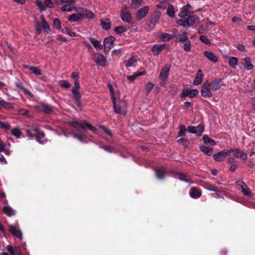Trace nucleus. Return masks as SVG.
I'll use <instances>...</instances> for the list:
<instances>
[{
  "mask_svg": "<svg viewBox=\"0 0 255 255\" xmlns=\"http://www.w3.org/2000/svg\"><path fill=\"white\" fill-rule=\"evenodd\" d=\"M121 17L122 20L124 22L128 23H131L132 22L131 15L127 6L122 7L121 12Z\"/></svg>",
  "mask_w": 255,
  "mask_h": 255,
  "instance_id": "nucleus-4",
  "label": "nucleus"
},
{
  "mask_svg": "<svg viewBox=\"0 0 255 255\" xmlns=\"http://www.w3.org/2000/svg\"><path fill=\"white\" fill-rule=\"evenodd\" d=\"M186 129L185 126L183 125H181L179 127V130L178 131L179 136H184L186 134Z\"/></svg>",
  "mask_w": 255,
  "mask_h": 255,
  "instance_id": "nucleus-40",
  "label": "nucleus"
},
{
  "mask_svg": "<svg viewBox=\"0 0 255 255\" xmlns=\"http://www.w3.org/2000/svg\"><path fill=\"white\" fill-rule=\"evenodd\" d=\"M10 128V125L8 123L1 122L0 128H2L6 130L9 129Z\"/></svg>",
  "mask_w": 255,
  "mask_h": 255,
  "instance_id": "nucleus-53",
  "label": "nucleus"
},
{
  "mask_svg": "<svg viewBox=\"0 0 255 255\" xmlns=\"http://www.w3.org/2000/svg\"><path fill=\"white\" fill-rule=\"evenodd\" d=\"M100 128H101L105 133H106L108 135L112 136V134L111 131L108 129L105 126H100Z\"/></svg>",
  "mask_w": 255,
  "mask_h": 255,
  "instance_id": "nucleus-60",
  "label": "nucleus"
},
{
  "mask_svg": "<svg viewBox=\"0 0 255 255\" xmlns=\"http://www.w3.org/2000/svg\"><path fill=\"white\" fill-rule=\"evenodd\" d=\"M42 111L44 113L49 114L53 112L52 107L48 105H43L42 107Z\"/></svg>",
  "mask_w": 255,
  "mask_h": 255,
  "instance_id": "nucleus-32",
  "label": "nucleus"
},
{
  "mask_svg": "<svg viewBox=\"0 0 255 255\" xmlns=\"http://www.w3.org/2000/svg\"><path fill=\"white\" fill-rule=\"evenodd\" d=\"M7 251L9 252V253L11 255H15V253L14 252V249L13 247L10 245L7 246Z\"/></svg>",
  "mask_w": 255,
  "mask_h": 255,
  "instance_id": "nucleus-64",
  "label": "nucleus"
},
{
  "mask_svg": "<svg viewBox=\"0 0 255 255\" xmlns=\"http://www.w3.org/2000/svg\"><path fill=\"white\" fill-rule=\"evenodd\" d=\"M15 86L20 90H21L24 93L29 95L30 97H33V95L27 89L25 88L22 82H17L15 83Z\"/></svg>",
  "mask_w": 255,
  "mask_h": 255,
  "instance_id": "nucleus-22",
  "label": "nucleus"
},
{
  "mask_svg": "<svg viewBox=\"0 0 255 255\" xmlns=\"http://www.w3.org/2000/svg\"><path fill=\"white\" fill-rule=\"evenodd\" d=\"M30 70L36 75H41L42 74L41 70L36 67L31 66Z\"/></svg>",
  "mask_w": 255,
  "mask_h": 255,
  "instance_id": "nucleus-45",
  "label": "nucleus"
},
{
  "mask_svg": "<svg viewBox=\"0 0 255 255\" xmlns=\"http://www.w3.org/2000/svg\"><path fill=\"white\" fill-rule=\"evenodd\" d=\"M229 155H230V152L228 151V149H224L214 154L213 157L216 161L220 162L223 161L225 157Z\"/></svg>",
  "mask_w": 255,
  "mask_h": 255,
  "instance_id": "nucleus-9",
  "label": "nucleus"
},
{
  "mask_svg": "<svg viewBox=\"0 0 255 255\" xmlns=\"http://www.w3.org/2000/svg\"><path fill=\"white\" fill-rule=\"evenodd\" d=\"M199 93L197 89L190 90L189 97L193 98L196 97Z\"/></svg>",
  "mask_w": 255,
  "mask_h": 255,
  "instance_id": "nucleus-57",
  "label": "nucleus"
},
{
  "mask_svg": "<svg viewBox=\"0 0 255 255\" xmlns=\"http://www.w3.org/2000/svg\"><path fill=\"white\" fill-rule=\"evenodd\" d=\"M201 150L208 155H211L213 152V149L208 146L202 145L200 147Z\"/></svg>",
  "mask_w": 255,
  "mask_h": 255,
  "instance_id": "nucleus-34",
  "label": "nucleus"
},
{
  "mask_svg": "<svg viewBox=\"0 0 255 255\" xmlns=\"http://www.w3.org/2000/svg\"><path fill=\"white\" fill-rule=\"evenodd\" d=\"M68 19L70 21H79L83 19V17L78 13L72 14L69 16Z\"/></svg>",
  "mask_w": 255,
  "mask_h": 255,
  "instance_id": "nucleus-27",
  "label": "nucleus"
},
{
  "mask_svg": "<svg viewBox=\"0 0 255 255\" xmlns=\"http://www.w3.org/2000/svg\"><path fill=\"white\" fill-rule=\"evenodd\" d=\"M9 230L10 232L15 237L19 238V239H22V233L21 231L14 226L12 225L9 226Z\"/></svg>",
  "mask_w": 255,
  "mask_h": 255,
  "instance_id": "nucleus-13",
  "label": "nucleus"
},
{
  "mask_svg": "<svg viewBox=\"0 0 255 255\" xmlns=\"http://www.w3.org/2000/svg\"><path fill=\"white\" fill-rule=\"evenodd\" d=\"M187 40H188V34L186 32L184 31L181 34L178 35L177 38L175 40V42H185Z\"/></svg>",
  "mask_w": 255,
  "mask_h": 255,
  "instance_id": "nucleus-25",
  "label": "nucleus"
},
{
  "mask_svg": "<svg viewBox=\"0 0 255 255\" xmlns=\"http://www.w3.org/2000/svg\"><path fill=\"white\" fill-rule=\"evenodd\" d=\"M36 4L37 6L39 7L40 11H43L45 10L46 8L45 6L44 5V3H43L42 1L40 0H36Z\"/></svg>",
  "mask_w": 255,
  "mask_h": 255,
  "instance_id": "nucleus-47",
  "label": "nucleus"
},
{
  "mask_svg": "<svg viewBox=\"0 0 255 255\" xmlns=\"http://www.w3.org/2000/svg\"><path fill=\"white\" fill-rule=\"evenodd\" d=\"M112 100L113 104V108L115 113L116 114H119L123 116L127 115L128 103L125 100H116L115 95H113Z\"/></svg>",
  "mask_w": 255,
  "mask_h": 255,
  "instance_id": "nucleus-1",
  "label": "nucleus"
},
{
  "mask_svg": "<svg viewBox=\"0 0 255 255\" xmlns=\"http://www.w3.org/2000/svg\"><path fill=\"white\" fill-rule=\"evenodd\" d=\"M170 69V65L169 64H166L162 68L159 75V79L161 84L167 80Z\"/></svg>",
  "mask_w": 255,
  "mask_h": 255,
  "instance_id": "nucleus-3",
  "label": "nucleus"
},
{
  "mask_svg": "<svg viewBox=\"0 0 255 255\" xmlns=\"http://www.w3.org/2000/svg\"><path fill=\"white\" fill-rule=\"evenodd\" d=\"M143 73L142 72H138L137 73H134L131 76H128L127 77V79L130 82H132L138 76H141L143 75Z\"/></svg>",
  "mask_w": 255,
  "mask_h": 255,
  "instance_id": "nucleus-37",
  "label": "nucleus"
},
{
  "mask_svg": "<svg viewBox=\"0 0 255 255\" xmlns=\"http://www.w3.org/2000/svg\"><path fill=\"white\" fill-rule=\"evenodd\" d=\"M142 3V0H132L131 6L133 9L138 8Z\"/></svg>",
  "mask_w": 255,
  "mask_h": 255,
  "instance_id": "nucleus-38",
  "label": "nucleus"
},
{
  "mask_svg": "<svg viewBox=\"0 0 255 255\" xmlns=\"http://www.w3.org/2000/svg\"><path fill=\"white\" fill-rule=\"evenodd\" d=\"M154 85L152 83L149 82L145 86L146 93L149 94L151 90L153 89Z\"/></svg>",
  "mask_w": 255,
  "mask_h": 255,
  "instance_id": "nucleus-49",
  "label": "nucleus"
},
{
  "mask_svg": "<svg viewBox=\"0 0 255 255\" xmlns=\"http://www.w3.org/2000/svg\"><path fill=\"white\" fill-rule=\"evenodd\" d=\"M173 36L169 33H161L159 36L160 40L162 41H168L173 39Z\"/></svg>",
  "mask_w": 255,
  "mask_h": 255,
  "instance_id": "nucleus-26",
  "label": "nucleus"
},
{
  "mask_svg": "<svg viewBox=\"0 0 255 255\" xmlns=\"http://www.w3.org/2000/svg\"><path fill=\"white\" fill-rule=\"evenodd\" d=\"M165 44H155L151 49L153 54L155 55H158L164 49Z\"/></svg>",
  "mask_w": 255,
  "mask_h": 255,
  "instance_id": "nucleus-14",
  "label": "nucleus"
},
{
  "mask_svg": "<svg viewBox=\"0 0 255 255\" xmlns=\"http://www.w3.org/2000/svg\"><path fill=\"white\" fill-rule=\"evenodd\" d=\"M187 130L190 133H195L198 136H201L204 130V127L201 125H199L197 127L189 126Z\"/></svg>",
  "mask_w": 255,
  "mask_h": 255,
  "instance_id": "nucleus-8",
  "label": "nucleus"
},
{
  "mask_svg": "<svg viewBox=\"0 0 255 255\" xmlns=\"http://www.w3.org/2000/svg\"><path fill=\"white\" fill-rule=\"evenodd\" d=\"M76 11L78 12V14L81 15L83 18L85 16L86 11V8L83 7H79L76 8Z\"/></svg>",
  "mask_w": 255,
  "mask_h": 255,
  "instance_id": "nucleus-48",
  "label": "nucleus"
},
{
  "mask_svg": "<svg viewBox=\"0 0 255 255\" xmlns=\"http://www.w3.org/2000/svg\"><path fill=\"white\" fill-rule=\"evenodd\" d=\"M178 143H183L184 146H186L188 143V139L185 138H181L177 140Z\"/></svg>",
  "mask_w": 255,
  "mask_h": 255,
  "instance_id": "nucleus-62",
  "label": "nucleus"
},
{
  "mask_svg": "<svg viewBox=\"0 0 255 255\" xmlns=\"http://www.w3.org/2000/svg\"><path fill=\"white\" fill-rule=\"evenodd\" d=\"M191 6L190 4H187L186 5L183 6L181 8V12L179 14V16L181 18H184L189 15V13L191 12L189 8H191Z\"/></svg>",
  "mask_w": 255,
  "mask_h": 255,
  "instance_id": "nucleus-15",
  "label": "nucleus"
},
{
  "mask_svg": "<svg viewBox=\"0 0 255 255\" xmlns=\"http://www.w3.org/2000/svg\"><path fill=\"white\" fill-rule=\"evenodd\" d=\"M72 93L73 97L76 100L77 105L80 107L81 106V94L78 90L72 89Z\"/></svg>",
  "mask_w": 255,
  "mask_h": 255,
  "instance_id": "nucleus-23",
  "label": "nucleus"
},
{
  "mask_svg": "<svg viewBox=\"0 0 255 255\" xmlns=\"http://www.w3.org/2000/svg\"><path fill=\"white\" fill-rule=\"evenodd\" d=\"M115 38L112 36H109L104 39V47L105 52H109L114 45Z\"/></svg>",
  "mask_w": 255,
  "mask_h": 255,
  "instance_id": "nucleus-5",
  "label": "nucleus"
},
{
  "mask_svg": "<svg viewBox=\"0 0 255 255\" xmlns=\"http://www.w3.org/2000/svg\"><path fill=\"white\" fill-rule=\"evenodd\" d=\"M53 25L56 28L59 29L61 27L60 21L57 18H55L53 20Z\"/></svg>",
  "mask_w": 255,
  "mask_h": 255,
  "instance_id": "nucleus-61",
  "label": "nucleus"
},
{
  "mask_svg": "<svg viewBox=\"0 0 255 255\" xmlns=\"http://www.w3.org/2000/svg\"><path fill=\"white\" fill-rule=\"evenodd\" d=\"M149 7L147 5L144 6L138 9L135 14V18L137 21L141 20L145 17L148 13Z\"/></svg>",
  "mask_w": 255,
  "mask_h": 255,
  "instance_id": "nucleus-6",
  "label": "nucleus"
},
{
  "mask_svg": "<svg viewBox=\"0 0 255 255\" xmlns=\"http://www.w3.org/2000/svg\"><path fill=\"white\" fill-rule=\"evenodd\" d=\"M204 55L210 61L213 63H216L218 61V57L212 52L209 51H204Z\"/></svg>",
  "mask_w": 255,
  "mask_h": 255,
  "instance_id": "nucleus-12",
  "label": "nucleus"
},
{
  "mask_svg": "<svg viewBox=\"0 0 255 255\" xmlns=\"http://www.w3.org/2000/svg\"><path fill=\"white\" fill-rule=\"evenodd\" d=\"M179 175L178 178L182 181H184L186 182L191 183L192 182L191 179L187 177V176L182 173H180L178 174Z\"/></svg>",
  "mask_w": 255,
  "mask_h": 255,
  "instance_id": "nucleus-44",
  "label": "nucleus"
},
{
  "mask_svg": "<svg viewBox=\"0 0 255 255\" xmlns=\"http://www.w3.org/2000/svg\"><path fill=\"white\" fill-rule=\"evenodd\" d=\"M244 60L245 61V68L248 70L252 69L253 65L251 63V58L250 57H246Z\"/></svg>",
  "mask_w": 255,
  "mask_h": 255,
  "instance_id": "nucleus-31",
  "label": "nucleus"
},
{
  "mask_svg": "<svg viewBox=\"0 0 255 255\" xmlns=\"http://www.w3.org/2000/svg\"><path fill=\"white\" fill-rule=\"evenodd\" d=\"M3 212L8 216H11L15 214L14 211L8 206H4L2 209Z\"/></svg>",
  "mask_w": 255,
  "mask_h": 255,
  "instance_id": "nucleus-29",
  "label": "nucleus"
},
{
  "mask_svg": "<svg viewBox=\"0 0 255 255\" xmlns=\"http://www.w3.org/2000/svg\"><path fill=\"white\" fill-rule=\"evenodd\" d=\"M59 85L64 88H69L71 86V84L65 80H61L59 81Z\"/></svg>",
  "mask_w": 255,
  "mask_h": 255,
  "instance_id": "nucleus-46",
  "label": "nucleus"
},
{
  "mask_svg": "<svg viewBox=\"0 0 255 255\" xmlns=\"http://www.w3.org/2000/svg\"><path fill=\"white\" fill-rule=\"evenodd\" d=\"M200 40L206 44H210L211 43L210 40L205 35H201L199 38Z\"/></svg>",
  "mask_w": 255,
  "mask_h": 255,
  "instance_id": "nucleus-52",
  "label": "nucleus"
},
{
  "mask_svg": "<svg viewBox=\"0 0 255 255\" xmlns=\"http://www.w3.org/2000/svg\"><path fill=\"white\" fill-rule=\"evenodd\" d=\"M84 125L82 123H79L75 121H71L69 122V124L70 126L73 127L76 129L81 128L84 130L86 129L85 127H86L88 128H89L91 131H95L96 130V128L93 126H92L89 123H87L86 121L83 122Z\"/></svg>",
  "mask_w": 255,
  "mask_h": 255,
  "instance_id": "nucleus-2",
  "label": "nucleus"
},
{
  "mask_svg": "<svg viewBox=\"0 0 255 255\" xmlns=\"http://www.w3.org/2000/svg\"><path fill=\"white\" fill-rule=\"evenodd\" d=\"M222 81V80L221 79L215 78L211 82L208 83V84L212 90L216 91L220 89L222 86L224 85L221 83Z\"/></svg>",
  "mask_w": 255,
  "mask_h": 255,
  "instance_id": "nucleus-10",
  "label": "nucleus"
},
{
  "mask_svg": "<svg viewBox=\"0 0 255 255\" xmlns=\"http://www.w3.org/2000/svg\"><path fill=\"white\" fill-rule=\"evenodd\" d=\"M115 31L118 34L123 33L127 31V29L125 27L120 26L116 27L114 29Z\"/></svg>",
  "mask_w": 255,
  "mask_h": 255,
  "instance_id": "nucleus-43",
  "label": "nucleus"
},
{
  "mask_svg": "<svg viewBox=\"0 0 255 255\" xmlns=\"http://www.w3.org/2000/svg\"><path fill=\"white\" fill-rule=\"evenodd\" d=\"M238 58L235 57H231L229 60V64L232 68H236L238 64Z\"/></svg>",
  "mask_w": 255,
  "mask_h": 255,
  "instance_id": "nucleus-33",
  "label": "nucleus"
},
{
  "mask_svg": "<svg viewBox=\"0 0 255 255\" xmlns=\"http://www.w3.org/2000/svg\"><path fill=\"white\" fill-rule=\"evenodd\" d=\"M42 18V28L43 29V30H44V31L46 32L47 33H48L49 31H50V29H49V26L48 25V24L47 23V22L45 21V20L44 19V17L43 16H41Z\"/></svg>",
  "mask_w": 255,
  "mask_h": 255,
  "instance_id": "nucleus-42",
  "label": "nucleus"
},
{
  "mask_svg": "<svg viewBox=\"0 0 255 255\" xmlns=\"http://www.w3.org/2000/svg\"><path fill=\"white\" fill-rule=\"evenodd\" d=\"M2 107L6 109H13V106L11 103L6 102L3 100Z\"/></svg>",
  "mask_w": 255,
  "mask_h": 255,
  "instance_id": "nucleus-55",
  "label": "nucleus"
},
{
  "mask_svg": "<svg viewBox=\"0 0 255 255\" xmlns=\"http://www.w3.org/2000/svg\"><path fill=\"white\" fill-rule=\"evenodd\" d=\"M89 40L96 49L100 50L102 49L103 46L101 44L100 41L96 40L93 37H90L89 38Z\"/></svg>",
  "mask_w": 255,
  "mask_h": 255,
  "instance_id": "nucleus-24",
  "label": "nucleus"
},
{
  "mask_svg": "<svg viewBox=\"0 0 255 255\" xmlns=\"http://www.w3.org/2000/svg\"><path fill=\"white\" fill-rule=\"evenodd\" d=\"M191 42L190 40H187L185 41V43L184 44L183 49L186 51H190L191 49Z\"/></svg>",
  "mask_w": 255,
  "mask_h": 255,
  "instance_id": "nucleus-50",
  "label": "nucleus"
},
{
  "mask_svg": "<svg viewBox=\"0 0 255 255\" xmlns=\"http://www.w3.org/2000/svg\"><path fill=\"white\" fill-rule=\"evenodd\" d=\"M186 20V27H190V26L193 25L196 20V17L194 15H189L186 17H184Z\"/></svg>",
  "mask_w": 255,
  "mask_h": 255,
  "instance_id": "nucleus-21",
  "label": "nucleus"
},
{
  "mask_svg": "<svg viewBox=\"0 0 255 255\" xmlns=\"http://www.w3.org/2000/svg\"><path fill=\"white\" fill-rule=\"evenodd\" d=\"M242 192L243 193L246 195V196H250L251 195V192L249 188H248L247 186L243 187L242 189Z\"/></svg>",
  "mask_w": 255,
  "mask_h": 255,
  "instance_id": "nucleus-56",
  "label": "nucleus"
},
{
  "mask_svg": "<svg viewBox=\"0 0 255 255\" xmlns=\"http://www.w3.org/2000/svg\"><path fill=\"white\" fill-rule=\"evenodd\" d=\"M207 189L211 191L219 192V190L216 187L211 184L208 185Z\"/></svg>",
  "mask_w": 255,
  "mask_h": 255,
  "instance_id": "nucleus-58",
  "label": "nucleus"
},
{
  "mask_svg": "<svg viewBox=\"0 0 255 255\" xmlns=\"http://www.w3.org/2000/svg\"><path fill=\"white\" fill-rule=\"evenodd\" d=\"M106 59L105 56L100 53H98L96 55V58L95 62L100 65L101 66H104L105 65Z\"/></svg>",
  "mask_w": 255,
  "mask_h": 255,
  "instance_id": "nucleus-16",
  "label": "nucleus"
},
{
  "mask_svg": "<svg viewBox=\"0 0 255 255\" xmlns=\"http://www.w3.org/2000/svg\"><path fill=\"white\" fill-rule=\"evenodd\" d=\"M11 133L16 138H19L22 133L21 130L18 128H14L11 130Z\"/></svg>",
  "mask_w": 255,
  "mask_h": 255,
  "instance_id": "nucleus-39",
  "label": "nucleus"
},
{
  "mask_svg": "<svg viewBox=\"0 0 255 255\" xmlns=\"http://www.w3.org/2000/svg\"><path fill=\"white\" fill-rule=\"evenodd\" d=\"M44 133L40 130L36 134L35 136L37 141L39 143H43V141L42 140V139L44 137Z\"/></svg>",
  "mask_w": 255,
  "mask_h": 255,
  "instance_id": "nucleus-36",
  "label": "nucleus"
},
{
  "mask_svg": "<svg viewBox=\"0 0 255 255\" xmlns=\"http://www.w3.org/2000/svg\"><path fill=\"white\" fill-rule=\"evenodd\" d=\"M28 129L30 130V131H31L32 132H34L36 134L39 131L38 128L35 127V126H31Z\"/></svg>",
  "mask_w": 255,
  "mask_h": 255,
  "instance_id": "nucleus-63",
  "label": "nucleus"
},
{
  "mask_svg": "<svg viewBox=\"0 0 255 255\" xmlns=\"http://www.w3.org/2000/svg\"><path fill=\"white\" fill-rule=\"evenodd\" d=\"M87 18H94L95 17V15L94 13H93L92 11L88 10L87 8H86V14H85V15Z\"/></svg>",
  "mask_w": 255,
  "mask_h": 255,
  "instance_id": "nucleus-54",
  "label": "nucleus"
},
{
  "mask_svg": "<svg viewBox=\"0 0 255 255\" xmlns=\"http://www.w3.org/2000/svg\"><path fill=\"white\" fill-rule=\"evenodd\" d=\"M61 9L63 11L70 12L73 9L72 6L70 4H65L61 7Z\"/></svg>",
  "mask_w": 255,
  "mask_h": 255,
  "instance_id": "nucleus-51",
  "label": "nucleus"
},
{
  "mask_svg": "<svg viewBox=\"0 0 255 255\" xmlns=\"http://www.w3.org/2000/svg\"><path fill=\"white\" fill-rule=\"evenodd\" d=\"M111 21L109 18L101 19V26L104 30H107L111 27Z\"/></svg>",
  "mask_w": 255,
  "mask_h": 255,
  "instance_id": "nucleus-17",
  "label": "nucleus"
},
{
  "mask_svg": "<svg viewBox=\"0 0 255 255\" xmlns=\"http://www.w3.org/2000/svg\"><path fill=\"white\" fill-rule=\"evenodd\" d=\"M166 13L169 17H170L171 18L175 17V15L174 8L172 4H170L168 5V6L167 8Z\"/></svg>",
  "mask_w": 255,
  "mask_h": 255,
  "instance_id": "nucleus-28",
  "label": "nucleus"
},
{
  "mask_svg": "<svg viewBox=\"0 0 255 255\" xmlns=\"http://www.w3.org/2000/svg\"><path fill=\"white\" fill-rule=\"evenodd\" d=\"M189 94H190V89H185L183 90V92L180 96V97H181V98H183L187 97V96L189 97Z\"/></svg>",
  "mask_w": 255,
  "mask_h": 255,
  "instance_id": "nucleus-59",
  "label": "nucleus"
},
{
  "mask_svg": "<svg viewBox=\"0 0 255 255\" xmlns=\"http://www.w3.org/2000/svg\"><path fill=\"white\" fill-rule=\"evenodd\" d=\"M203 79V74L201 70L199 69L196 75V77L194 80L193 82V85H198L202 83Z\"/></svg>",
  "mask_w": 255,
  "mask_h": 255,
  "instance_id": "nucleus-18",
  "label": "nucleus"
},
{
  "mask_svg": "<svg viewBox=\"0 0 255 255\" xmlns=\"http://www.w3.org/2000/svg\"><path fill=\"white\" fill-rule=\"evenodd\" d=\"M189 194L193 198H198L201 196L202 192L195 187H192L190 189Z\"/></svg>",
  "mask_w": 255,
  "mask_h": 255,
  "instance_id": "nucleus-19",
  "label": "nucleus"
},
{
  "mask_svg": "<svg viewBox=\"0 0 255 255\" xmlns=\"http://www.w3.org/2000/svg\"><path fill=\"white\" fill-rule=\"evenodd\" d=\"M228 151L230 152V154L233 153V155L236 158H242L244 160L247 159V154L240 148H230L228 149Z\"/></svg>",
  "mask_w": 255,
  "mask_h": 255,
  "instance_id": "nucleus-7",
  "label": "nucleus"
},
{
  "mask_svg": "<svg viewBox=\"0 0 255 255\" xmlns=\"http://www.w3.org/2000/svg\"><path fill=\"white\" fill-rule=\"evenodd\" d=\"M137 60L134 57L129 58L126 62V66L127 67L135 66L134 63H136Z\"/></svg>",
  "mask_w": 255,
  "mask_h": 255,
  "instance_id": "nucleus-30",
  "label": "nucleus"
},
{
  "mask_svg": "<svg viewBox=\"0 0 255 255\" xmlns=\"http://www.w3.org/2000/svg\"><path fill=\"white\" fill-rule=\"evenodd\" d=\"M209 88L210 86L207 82L202 86L201 93L202 96L206 98H210L212 96V93L211 92Z\"/></svg>",
  "mask_w": 255,
  "mask_h": 255,
  "instance_id": "nucleus-11",
  "label": "nucleus"
},
{
  "mask_svg": "<svg viewBox=\"0 0 255 255\" xmlns=\"http://www.w3.org/2000/svg\"><path fill=\"white\" fill-rule=\"evenodd\" d=\"M203 140L204 142L206 144H210L212 145H214L216 144L215 141L207 135L203 136Z\"/></svg>",
  "mask_w": 255,
  "mask_h": 255,
  "instance_id": "nucleus-35",
  "label": "nucleus"
},
{
  "mask_svg": "<svg viewBox=\"0 0 255 255\" xmlns=\"http://www.w3.org/2000/svg\"><path fill=\"white\" fill-rule=\"evenodd\" d=\"M159 22V16L155 15L151 17L148 27L149 29H152L154 28L155 26Z\"/></svg>",
  "mask_w": 255,
  "mask_h": 255,
  "instance_id": "nucleus-20",
  "label": "nucleus"
},
{
  "mask_svg": "<svg viewBox=\"0 0 255 255\" xmlns=\"http://www.w3.org/2000/svg\"><path fill=\"white\" fill-rule=\"evenodd\" d=\"M156 176L159 179H162L164 177L165 171L163 168H158L156 171Z\"/></svg>",
  "mask_w": 255,
  "mask_h": 255,
  "instance_id": "nucleus-41",
  "label": "nucleus"
}]
</instances>
